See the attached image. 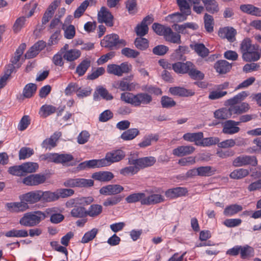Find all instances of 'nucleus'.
I'll return each mask as SVG.
<instances>
[{"label": "nucleus", "mask_w": 261, "mask_h": 261, "mask_svg": "<svg viewBox=\"0 0 261 261\" xmlns=\"http://www.w3.org/2000/svg\"><path fill=\"white\" fill-rule=\"evenodd\" d=\"M258 50L259 45L253 44L250 38H245L240 43L239 51L242 54V59L245 62L257 61L261 57V54Z\"/></svg>", "instance_id": "nucleus-1"}, {"label": "nucleus", "mask_w": 261, "mask_h": 261, "mask_svg": "<svg viewBox=\"0 0 261 261\" xmlns=\"http://www.w3.org/2000/svg\"><path fill=\"white\" fill-rule=\"evenodd\" d=\"M46 217V214L40 211L29 212L23 215L19 223L23 227H33L38 226Z\"/></svg>", "instance_id": "nucleus-2"}, {"label": "nucleus", "mask_w": 261, "mask_h": 261, "mask_svg": "<svg viewBox=\"0 0 261 261\" xmlns=\"http://www.w3.org/2000/svg\"><path fill=\"white\" fill-rule=\"evenodd\" d=\"M100 44L102 47L112 50L125 46L126 42L123 39H120L118 35L112 34L106 36L101 41Z\"/></svg>", "instance_id": "nucleus-3"}, {"label": "nucleus", "mask_w": 261, "mask_h": 261, "mask_svg": "<svg viewBox=\"0 0 261 261\" xmlns=\"http://www.w3.org/2000/svg\"><path fill=\"white\" fill-rule=\"evenodd\" d=\"M125 156V153L123 150L117 149L107 152L105 158L101 160L103 166L106 167L122 160Z\"/></svg>", "instance_id": "nucleus-4"}, {"label": "nucleus", "mask_w": 261, "mask_h": 261, "mask_svg": "<svg viewBox=\"0 0 261 261\" xmlns=\"http://www.w3.org/2000/svg\"><path fill=\"white\" fill-rule=\"evenodd\" d=\"M132 66L127 62H123L120 65L109 64L107 66V72L118 76H122L123 73H127L132 70Z\"/></svg>", "instance_id": "nucleus-5"}, {"label": "nucleus", "mask_w": 261, "mask_h": 261, "mask_svg": "<svg viewBox=\"0 0 261 261\" xmlns=\"http://www.w3.org/2000/svg\"><path fill=\"white\" fill-rule=\"evenodd\" d=\"M257 160L255 156L243 154L237 156L233 160L232 165L236 167L248 165L255 167L257 166Z\"/></svg>", "instance_id": "nucleus-6"}, {"label": "nucleus", "mask_w": 261, "mask_h": 261, "mask_svg": "<svg viewBox=\"0 0 261 261\" xmlns=\"http://www.w3.org/2000/svg\"><path fill=\"white\" fill-rule=\"evenodd\" d=\"M94 181L90 179L70 178L64 182L66 187H89L93 185Z\"/></svg>", "instance_id": "nucleus-7"}, {"label": "nucleus", "mask_w": 261, "mask_h": 261, "mask_svg": "<svg viewBox=\"0 0 261 261\" xmlns=\"http://www.w3.org/2000/svg\"><path fill=\"white\" fill-rule=\"evenodd\" d=\"M156 162V159L153 156H147L137 159L132 158L128 159V164H137L140 169L153 166Z\"/></svg>", "instance_id": "nucleus-8"}, {"label": "nucleus", "mask_w": 261, "mask_h": 261, "mask_svg": "<svg viewBox=\"0 0 261 261\" xmlns=\"http://www.w3.org/2000/svg\"><path fill=\"white\" fill-rule=\"evenodd\" d=\"M152 100V96L147 93L141 92L134 94V107L144 106L149 105Z\"/></svg>", "instance_id": "nucleus-9"}, {"label": "nucleus", "mask_w": 261, "mask_h": 261, "mask_svg": "<svg viewBox=\"0 0 261 261\" xmlns=\"http://www.w3.org/2000/svg\"><path fill=\"white\" fill-rule=\"evenodd\" d=\"M46 179L44 174H35L30 175L23 179V183L27 186H37L44 183Z\"/></svg>", "instance_id": "nucleus-10"}, {"label": "nucleus", "mask_w": 261, "mask_h": 261, "mask_svg": "<svg viewBox=\"0 0 261 261\" xmlns=\"http://www.w3.org/2000/svg\"><path fill=\"white\" fill-rule=\"evenodd\" d=\"M41 190L32 191L20 196V199L28 204H34L41 201Z\"/></svg>", "instance_id": "nucleus-11"}, {"label": "nucleus", "mask_w": 261, "mask_h": 261, "mask_svg": "<svg viewBox=\"0 0 261 261\" xmlns=\"http://www.w3.org/2000/svg\"><path fill=\"white\" fill-rule=\"evenodd\" d=\"M98 19L99 22H104L107 25L112 27L113 25V16L108 9L102 7L98 14Z\"/></svg>", "instance_id": "nucleus-12"}, {"label": "nucleus", "mask_w": 261, "mask_h": 261, "mask_svg": "<svg viewBox=\"0 0 261 261\" xmlns=\"http://www.w3.org/2000/svg\"><path fill=\"white\" fill-rule=\"evenodd\" d=\"M124 190V188L119 185H109L102 187L99 190L100 194L104 195H118Z\"/></svg>", "instance_id": "nucleus-13"}, {"label": "nucleus", "mask_w": 261, "mask_h": 261, "mask_svg": "<svg viewBox=\"0 0 261 261\" xmlns=\"http://www.w3.org/2000/svg\"><path fill=\"white\" fill-rule=\"evenodd\" d=\"M20 202H9L6 204L7 209L11 212L18 213L24 212L29 208V206L24 200Z\"/></svg>", "instance_id": "nucleus-14"}, {"label": "nucleus", "mask_w": 261, "mask_h": 261, "mask_svg": "<svg viewBox=\"0 0 261 261\" xmlns=\"http://www.w3.org/2000/svg\"><path fill=\"white\" fill-rule=\"evenodd\" d=\"M238 125H239V122L232 120H226L223 123L222 132L228 135L237 133L240 130Z\"/></svg>", "instance_id": "nucleus-15"}, {"label": "nucleus", "mask_w": 261, "mask_h": 261, "mask_svg": "<svg viewBox=\"0 0 261 261\" xmlns=\"http://www.w3.org/2000/svg\"><path fill=\"white\" fill-rule=\"evenodd\" d=\"M237 31L232 27H227L220 29L218 32L219 36L223 38H226L230 42L236 40Z\"/></svg>", "instance_id": "nucleus-16"}, {"label": "nucleus", "mask_w": 261, "mask_h": 261, "mask_svg": "<svg viewBox=\"0 0 261 261\" xmlns=\"http://www.w3.org/2000/svg\"><path fill=\"white\" fill-rule=\"evenodd\" d=\"M127 80V78H124L118 81L114 84L113 87L122 91H132L136 88L137 84L134 82L129 83Z\"/></svg>", "instance_id": "nucleus-17"}, {"label": "nucleus", "mask_w": 261, "mask_h": 261, "mask_svg": "<svg viewBox=\"0 0 261 261\" xmlns=\"http://www.w3.org/2000/svg\"><path fill=\"white\" fill-rule=\"evenodd\" d=\"M172 69L177 73L185 74L188 73L190 68L193 66V63L190 61L186 63L177 62L172 64Z\"/></svg>", "instance_id": "nucleus-18"}, {"label": "nucleus", "mask_w": 261, "mask_h": 261, "mask_svg": "<svg viewBox=\"0 0 261 261\" xmlns=\"http://www.w3.org/2000/svg\"><path fill=\"white\" fill-rule=\"evenodd\" d=\"M169 92L171 95L179 97H188L194 95L195 92L191 90L187 89L181 87H171L169 89Z\"/></svg>", "instance_id": "nucleus-19"}, {"label": "nucleus", "mask_w": 261, "mask_h": 261, "mask_svg": "<svg viewBox=\"0 0 261 261\" xmlns=\"http://www.w3.org/2000/svg\"><path fill=\"white\" fill-rule=\"evenodd\" d=\"M44 213L46 214L47 217L50 216V221L54 224H58L64 219V216L60 213H57L55 207L47 208Z\"/></svg>", "instance_id": "nucleus-20"}, {"label": "nucleus", "mask_w": 261, "mask_h": 261, "mask_svg": "<svg viewBox=\"0 0 261 261\" xmlns=\"http://www.w3.org/2000/svg\"><path fill=\"white\" fill-rule=\"evenodd\" d=\"M103 167L101 159L91 160L81 163L77 166L79 170H85L87 168H96Z\"/></svg>", "instance_id": "nucleus-21"}, {"label": "nucleus", "mask_w": 261, "mask_h": 261, "mask_svg": "<svg viewBox=\"0 0 261 261\" xmlns=\"http://www.w3.org/2000/svg\"><path fill=\"white\" fill-rule=\"evenodd\" d=\"M61 136V133L60 132H55L52 136L49 138L45 139L41 144L42 148H44L46 149L55 147L56 146V142Z\"/></svg>", "instance_id": "nucleus-22"}, {"label": "nucleus", "mask_w": 261, "mask_h": 261, "mask_svg": "<svg viewBox=\"0 0 261 261\" xmlns=\"http://www.w3.org/2000/svg\"><path fill=\"white\" fill-rule=\"evenodd\" d=\"M188 193L187 188L184 187H176L170 189L165 192L167 197L174 199L178 197L185 196Z\"/></svg>", "instance_id": "nucleus-23"}, {"label": "nucleus", "mask_w": 261, "mask_h": 261, "mask_svg": "<svg viewBox=\"0 0 261 261\" xmlns=\"http://www.w3.org/2000/svg\"><path fill=\"white\" fill-rule=\"evenodd\" d=\"M164 201V197L161 194H153L146 196L145 194L144 200L142 202V205H153L161 203Z\"/></svg>", "instance_id": "nucleus-24"}, {"label": "nucleus", "mask_w": 261, "mask_h": 261, "mask_svg": "<svg viewBox=\"0 0 261 261\" xmlns=\"http://www.w3.org/2000/svg\"><path fill=\"white\" fill-rule=\"evenodd\" d=\"M114 177L113 173L110 171H99L94 173L92 177L101 182H107L112 180Z\"/></svg>", "instance_id": "nucleus-25"}, {"label": "nucleus", "mask_w": 261, "mask_h": 261, "mask_svg": "<svg viewBox=\"0 0 261 261\" xmlns=\"http://www.w3.org/2000/svg\"><path fill=\"white\" fill-rule=\"evenodd\" d=\"M194 150L195 148L192 146H180L173 150V154L177 156H183L191 154Z\"/></svg>", "instance_id": "nucleus-26"}, {"label": "nucleus", "mask_w": 261, "mask_h": 261, "mask_svg": "<svg viewBox=\"0 0 261 261\" xmlns=\"http://www.w3.org/2000/svg\"><path fill=\"white\" fill-rule=\"evenodd\" d=\"M206 10L211 14H215L219 11L218 3L216 0H201Z\"/></svg>", "instance_id": "nucleus-27"}, {"label": "nucleus", "mask_w": 261, "mask_h": 261, "mask_svg": "<svg viewBox=\"0 0 261 261\" xmlns=\"http://www.w3.org/2000/svg\"><path fill=\"white\" fill-rule=\"evenodd\" d=\"M215 68L217 72L220 74H224L230 70L231 65L226 60H220L215 63Z\"/></svg>", "instance_id": "nucleus-28"}, {"label": "nucleus", "mask_w": 261, "mask_h": 261, "mask_svg": "<svg viewBox=\"0 0 261 261\" xmlns=\"http://www.w3.org/2000/svg\"><path fill=\"white\" fill-rule=\"evenodd\" d=\"M5 236L8 238H25L29 236L28 231L26 229H12L5 232Z\"/></svg>", "instance_id": "nucleus-29"}, {"label": "nucleus", "mask_w": 261, "mask_h": 261, "mask_svg": "<svg viewBox=\"0 0 261 261\" xmlns=\"http://www.w3.org/2000/svg\"><path fill=\"white\" fill-rule=\"evenodd\" d=\"M91 61L88 59H86L83 60L76 67L75 73L78 74L79 76L84 75L88 69L90 67Z\"/></svg>", "instance_id": "nucleus-30"}, {"label": "nucleus", "mask_w": 261, "mask_h": 261, "mask_svg": "<svg viewBox=\"0 0 261 261\" xmlns=\"http://www.w3.org/2000/svg\"><path fill=\"white\" fill-rule=\"evenodd\" d=\"M41 201L43 202H50L59 199V196L57 191L52 192L50 191L43 192L41 193Z\"/></svg>", "instance_id": "nucleus-31"}, {"label": "nucleus", "mask_w": 261, "mask_h": 261, "mask_svg": "<svg viewBox=\"0 0 261 261\" xmlns=\"http://www.w3.org/2000/svg\"><path fill=\"white\" fill-rule=\"evenodd\" d=\"M145 193L142 192L134 193L129 195L125 198V200L127 203H136L140 202L142 204V202L144 200Z\"/></svg>", "instance_id": "nucleus-32"}, {"label": "nucleus", "mask_w": 261, "mask_h": 261, "mask_svg": "<svg viewBox=\"0 0 261 261\" xmlns=\"http://www.w3.org/2000/svg\"><path fill=\"white\" fill-rule=\"evenodd\" d=\"M232 114H242L248 111L250 106L248 103L242 102L239 105L230 106Z\"/></svg>", "instance_id": "nucleus-33"}, {"label": "nucleus", "mask_w": 261, "mask_h": 261, "mask_svg": "<svg viewBox=\"0 0 261 261\" xmlns=\"http://www.w3.org/2000/svg\"><path fill=\"white\" fill-rule=\"evenodd\" d=\"M37 89L36 84L34 83H29L27 84L22 91V94L24 97L29 98L32 97L36 93Z\"/></svg>", "instance_id": "nucleus-34"}, {"label": "nucleus", "mask_w": 261, "mask_h": 261, "mask_svg": "<svg viewBox=\"0 0 261 261\" xmlns=\"http://www.w3.org/2000/svg\"><path fill=\"white\" fill-rule=\"evenodd\" d=\"M243 210V207L239 204H234L227 206L224 211L223 214L226 216H232Z\"/></svg>", "instance_id": "nucleus-35"}, {"label": "nucleus", "mask_w": 261, "mask_h": 261, "mask_svg": "<svg viewBox=\"0 0 261 261\" xmlns=\"http://www.w3.org/2000/svg\"><path fill=\"white\" fill-rule=\"evenodd\" d=\"M182 138L186 141L195 142L196 143L200 142L203 138V134L202 132L187 133L184 135Z\"/></svg>", "instance_id": "nucleus-36"}, {"label": "nucleus", "mask_w": 261, "mask_h": 261, "mask_svg": "<svg viewBox=\"0 0 261 261\" xmlns=\"http://www.w3.org/2000/svg\"><path fill=\"white\" fill-rule=\"evenodd\" d=\"M232 115L230 107L229 109L222 108L214 112V117L218 119H226L230 118Z\"/></svg>", "instance_id": "nucleus-37"}, {"label": "nucleus", "mask_w": 261, "mask_h": 261, "mask_svg": "<svg viewBox=\"0 0 261 261\" xmlns=\"http://www.w3.org/2000/svg\"><path fill=\"white\" fill-rule=\"evenodd\" d=\"M204 28L208 33H212L214 31L215 24L214 19L213 16L205 13L203 16Z\"/></svg>", "instance_id": "nucleus-38"}, {"label": "nucleus", "mask_w": 261, "mask_h": 261, "mask_svg": "<svg viewBox=\"0 0 261 261\" xmlns=\"http://www.w3.org/2000/svg\"><path fill=\"white\" fill-rule=\"evenodd\" d=\"M56 110V108L52 105H44L40 108L39 113L41 117L46 118L55 113Z\"/></svg>", "instance_id": "nucleus-39"}, {"label": "nucleus", "mask_w": 261, "mask_h": 261, "mask_svg": "<svg viewBox=\"0 0 261 261\" xmlns=\"http://www.w3.org/2000/svg\"><path fill=\"white\" fill-rule=\"evenodd\" d=\"M240 255L242 259H249L254 255V249L247 245L244 246H241Z\"/></svg>", "instance_id": "nucleus-40"}, {"label": "nucleus", "mask_w": 261, "mask_h": 261, "mask_svg": "<svg viewBox=\"0 0 261 261\" xmlns=\"http://www.w3.org/2000/svg\"><path fill=\"white\" fill-rule=\"evenodd\" d=\"M139 134L137 128H129L122 133L121 138L124 141L132 140Z\"/></svg>", "instance_id": "nucleus-41"}, {"label": "nucleus", "mask_w": 261, "mask_h": 261, "mask_svg": "<svg viewBox=\"0 0 261 261\" xmlns=\"http://www.w3.org/2000/svg\"><path fill=\"white\" fill-rule=\"evenodd\" d=\"M72 217L76 218H83L87 217V210L81 206H77L73 207L70 212Z\"/></svg>", "instance_id": "nucleus-42"}, {"label": "nucleus", "mask_w": 261, "mask_h": 261, "mask_svg": "<svg viewBox=\"0 0 261 261\" xmlns=\"http://www.w3.org/2000/svg\"><path fill=\"white\" fill-rule=\"evenodd\" d=\"M81 56V51L76 49L67 50L64 54L63 58L68 61H73L78 59Z\"/></svg>", "instance_id": "nucleus-43"}, {"label": "nucleus", "mask_w": 261, "mask_h": 261, "mask_svg": "<svg viewBox=\"0 0 261 261\" xmlns=\"http://www.w3.org/2000/svg\"><path fill=\"white\" fill-rule=\"evenodd\" d=\"M199 176H211L215 174L216 170L215 168L206 166L198 167Z\"/></svg>", "instance_id": "nucleus-44"}, {"label": "nucleus", "mask_w": 261, "mask_h": 261, "mask_svg": "<svg viewBox=\"0 0 261 261\" xmlns=\"http://www.w3.org/2000/svg\"><path fill=\"white\" fill-rule=\"evenodd\" d=\"M249 173L248 170L243 168L237 169L231 172L229 176L232 179H239L247 176Z\"/></svg>", "instance_id": "nucleus-45"}, {"label": "nucleus", "mask_w": 261, "mask_h": 261, "mask_svg": "<svg viewBox=\"0 0 261 261\" xmlns=\"http://www.w3.org/2000/svg\"><path fill=\"white\" fill-rule=\"evenodd\" d=\"M152 28L153 30L159 35L165 36L167 33H170L171 28L169 27H165L162 24L158 23H154Z\"/></svg>", "instance_id": "nucleus-46"}, {"label": "nucleus", "mask_w": 261, "mask_h": 261, "mask_svg": "<svg viewBox=\"0 0 261 261\" xmlns=\"http://www.w3.org/2000/svg\"><path fill=\"white\" fill-rule=\"evenodd\" d=\"M177 4L181 12L186 15L191 14L190 5L188 0H177Z\"/></svg>", "instance_id": "nucleus-47"}, {"label": "nucleus", "mask_w": 261, "mask_h": 261, "mask_svg": "<svg viewBox=\"0 0 261 261\" xmlns=\"http://www.w3.org/2000/svg\"><path fill=\"white\" fill-rule=\"evenodd\" d=\"M219 142V139L217 137H208L202 138L200 142H196L195 144L201 146H210L215 145Z\"/></svg>", "instance_id": "nucleus-48"}, {"label": "nucleus", "mask_w": 261, "mask_h": 261, "mask_svg": "<svg viewBox=\"0 0 261 261\" xmlns=\"http://www.w3.org/2000/svg\"><path fill=\"white\" fill-rule=\"evenodd\" d=\"M102 211V207L99 204H92L87 211V216L95 217L100 215Z\"/></svg>", "instance_id": "nucleus-49"}, {"label": "nucleus", "mask_w": 261, "mask_h": 261, "mask_svg": "<svg viewBox=\"0 0 261 261\" xmlns=\"http://www.w3.org/2000/svg\"><path fill=\"white\" fill-rule=\"evenodd\" d=\"M130 166L128 167H126L121 169L120 171V173L121 174L124 176H127L129 174L134 175L138 173V172L140 170L139 167L137 164H129Z\"/></svg>", "instance_id": "nucleus-50"}, {"label": "nucleus", "mask_w": 261, "mask_h": 261, "mask_svg": "<svg viewBox=\"0 0 261 261\" xmlns=\"http://www.w3.org/2000/svg\"><path fill=\"white\" fill-rule=\"evenodd\" d=\"M195 51L201 57H205L209 54V50L202 43H196L194 45Z\"/></svg>", "instance_id": "nucleus-51"}, {"label": "nucleus", "mask_w": 261, "mask_h": 261, "mask_svg": "<svg viewBox=\"0 0 261 261\" xmlns=\"http://www.w3.org/2000/svg\"><path fill=\"white\" fill-rule=\"evenodd\" d=\"M123 197L120 195H115L107 198L103 202V205L105 206H110L117 205L122 200Z\"/></svg>", "instance_id": "nucleus-52"}, {"label": "nucleus", "mask_w": 261, "mask_h": 261, "mask_svg": "<svg viewBox=\"0 0 261 261\" xmlns=\"http://www.w3.org/2000/svg\"><path fill=\"white\" fill-rule=\"evenodd\" d=\"M164 37L166 41L173 43L180 44L181 42L180 35L178 33L173 32L171 29L170 33H167Z\"/></svg>", "instance_id": "nucleus-53"}, {"label": "nucleus", "mask_w": 261, "mask_h": 261, "mask_svg": "<svg viewBox=\"0 0 261 261\" xmlns=\"http://www.w3.org/2000/svg\"><path fill=\"white\" fill-rule=\"evenodd\" d=\"M135 46L139 49L144 50L149 46V42L147 39L142 37L137 38L134 42Z\"/></svg>", "instance_id": "nucleus-54"}, {"label": "nucleus", "mask_w": 261, "mask_h": 261, "mask_svg": "<svg viewBox=\"0 0 261 261\" xmlns=\"http://www.w3.org/2000/svg\"><path fill=\"white\" fill-rule=\"evenodd\" d=\"M21 166L23 173L34 172L38 168V164L33 162L25 163L22 164Z\"/></svg>", "instance_id": "nucleus-55"}, {"label": "nucleus", "mask_w": 261, "mask_h": 261, "mask_svg": "<svg viewBox=\"0 0 261 261\" xmlns=\"http://www.w3.org/2000/svg\"><path fill=\"white\" fill-rule=\"evenodd\" d=\"M97 232L98 229L97 228H93L91 230L87 232L82 238L81 241V243L84 244L88 243L96 237Z\"/></svg>", "instance_id": "nucleus-56"}, {"label": "nucleus", "mask_w": 261, "mask_h": 261, "mask_svg": "<svg viewBox=\"0 0 261 261\" xmlns=\"http://www.w3.org/2000/svg\"><path fill=\"white\" fill-rule=\"evenodd\" d=\"M189 75L194 80H202L204 77V74L200 71L195 68V65L190 68L188 71Z\"/></svg>", "instance_id": "nucleus-57"}, {"label": "nucleus", "mask_w": 261, "mask_h": 261, "mask_svg": "<svg viewBox=\"0 0 261 261\" xmlns=\"http://www.w3.org/2000/svg\"><path fill=\"white\" fill-rule=\"evenodd\" d=\"M161 105L164 108H171L174 107L176 103L172 98L167 96H163L161 98Z\"/></svg>", "instance_id": "nucleus-58"}, {"label": "nucleus", "mask_w": 261, "mask_h": 261, "mask_svg": "<svg viewBox=\"0 0 261 261\" xmlns=\"http://www.w3.org/2000/svg\"><path fill=\"white\" fill-rule=\"evenodd\" d=\"M189 52V48L186 46H179L174 53L175 57L177 60H185L186 58L184 54Z\"/></svg>", "instance_id": "nucleus-59"}, {"label": "nucleus", "mask_w": 261, "mask_h": 261, "mask_svg": "<svg viewBox=\"0 0 261 261\" xmlns=\"http://www.w3.org/2000/svg\"><path fill=\"white\" fill-rule=\"evenodd\" d=\"M34 153V150L30 147H22L19 151V158L24 160L30 157Z\"/></svg>", "instance_id": "nucleus-60"}, {"label": "nucleus", "mask_w": 261, "mask_h": 261, "mask_svg": "<svg viewBox=\"0 0 261 261\" xmlns=\"http://www.w3.org/2000/svg\"><path fill=\"white\" fill-rule=\"evenodd\" d=\"M97 93L104 99L110 100L113 99V96L108 91L102 86H99L96 89Z\"/></svg>", "instance_id": "nucleus-61"}, {"label": "nucleus", "mask_w": 261, "mask_h": 261, "mask_svg": "<svg viewBox=\"0 0 261 261\" xmlns=\"http://www.w3.org/2000/svg\"><path fill=\"white\" fill-rule=\"evenodd\" d=\"M135 32L137 35L140 36V37L145 36L148 32L147 24H145L141 22L140 24H138L136 27Z\"/></svg>", "instance_id": "nucleus-62"}, {"label": "nucleus", "mask_w": 261, "mask_h": 261, "mask_svg": "<svg viewBox=\"0 0 261 261\" xmlns=\"http://www.w3.org/2000/svg\"><path fill=\"white\" fill-rule=\"evenodd\" d=\"M186 14L181 13H175L170 15H169L167 17L170 18L173 22H181L187 19V16Z\"/></svg>", "instance_id": "nucleus-63"}, {"label": "nucleus", "mask_w": 261, "mask_h": 261, "mask_svg": "<svg viewBox=\"0 0 261 261\" xmlns=\"http://www.w3.org/2000/svg\"><path fill=\"white\" fill-rule=\"evenodd\" d=\"M121 54L127 58H136L139 55L140 53L130 48L125 47L121 50Z\"/></svg>", "instance_id": "nucleus-64"}]
</instances>
